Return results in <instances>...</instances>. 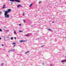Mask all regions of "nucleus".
Segmentation results:
<instances>
[{
    "label": "nucleus",
    "instance_id": "f257e3e1",
    "mask_svg": "<svg viewBox=\"0 0 66 66\" xmlns=\"http://www.w3.org/2000/svg\"><path fill=\"white\" fill-rule=\"evenodd\" d=\"M4 15L5 16V17L6 18H9V15L8 14V13H6V12L5 13Z\"/></svg>",
    "mask_w": 66,
    "mask_h": 66
},
{
    "label": "nucleus",
    "instance_id": "f03ea898",
    "mask_svg": "<svg viewBox=\"0 0 66 66\" xmlns=\"http://www.w3.org/2000/svg\"><path fill=\"white\" fill-rule=\"evenodd\" d=\"M10 1H11V2H14V1L15 2H18V3H20V0H9Z\"/></svg>",
    "mask_w": 66,
    "mask_h": 66
},
{
    "label": "nucleus",
    "instance_id": "7ed1b4c3",
    "mask_svg": "<svg viewBox=\"0 0 66 66\" xmlns=\"http://www.w3.org/2000/svg\"><path fill=\"white\" fill-rule=\"evenodd\" d=\"M11 11V9H9L7 11H5V13H10V12Z\"/></svg>",
    "mask_w": 66,
    "mask_h": 66
},
{
    "label": "nucleus",
    "instance_id": "20e7f679",
    "mask_svg": "<svg viewBox=\"0 0 66 66\" xmlns=\"http://www.w3.org/2000/svg\"><path fill=\"white\" fill-rule=\"evenodd\" d=\"M9 51L11 52V51H14V52H16V50H9Z\"/></svg>",
    "mask_w": 66,
    "mask_h": 66
},
{
    "label": "nucleus",
    "instance_id": "39448f33",
    "mask_svg": "<svg viewBox=\"0 0 66 66\" xmlns=\"http://www.w3.org/2000/svg\"><path fill=\"white\" fill-rule=\"evenodd\" d=\"M22 6H21V5L20 4H19L17 6V7H22Z\"/></svg>",
    "mask_w": 66,
    "mask_h": 66
},
{
    "label": "nucleus",
    "instance_id": "423d86ee",
    "mask_svg": "<svg viewBox=\"0 0 66 66\" xmlns=\"http://www.w3.org/2000/svg\"><path fill=\"white\" fill-rule=\"evenodd\" d=\"M25 41L24 40H20V43H22V42H24Z\"/></svg>",
    "mask_w": 66,
    "mask_h": 66
},
{
    "label": "nucleus",
    "instance_id": "0eeeda50",
    "mask_svg": "<svg viewBox=\"0 0 66 66\" xmlns=\"http://www.w3.org/2000/svg\"><path fill=\"white\" fill-rule=\"evenodd\" d=\"M66 62V60H62L61 61V63H64V62Z\"/></svg>",
    "mask_w": 66,
    "mask_h": 66
},
{
    "label": "nucleus",
    "instance_id": "6e6552de",
    "mask_svg": "<svg viewBox=\"0 0 66 66\" xmlns=\"http://www.w3.org/2000/svg\"><path fill=\"white\" fill-rule=\"evenodd\" d=\"M5 5H4L3 6L2 8L4 9V8H5Z\"/></svg>",
    "mask_w": 66,
    "mask_h": 66
},
{
    "label": "nucleus",
    "instance_id": "1a4fd4ad",
    "mask_svg": "<svg viewBox=\"0 0 66 66\" xmlns=\"http://www.w3.org/2000/svg\"><path fill=\"white\" fill-rule=\"evenodd\" d=\"M14 33L15 35H17V34H16V31H14Z\"/></svg>",
    "mask_w": 66,
    "mask_h": 66
},
{
    "label": "nucleus",
    "instance_id": "9d476101",
    "mask_svg": "<svg viewBox=\"0 0 66 66\" xmlns=\"http://www.w3.org/2000/svg\"><path fill=\"white\" fill-rule=\"evenodd\" d=\"M30 35L29 34H27L26 35V36H29Z\"/></svg>",
    "mask_w": 66,
    "mask_h": 66
},
{
    "label": "nucleus",
    "instance_id": "9b49d317",
    "mask_svg": "<svg viewBox=\"0 0 66 66\" xmlns=\"http://www.w3.org/2000/svg\"><path fill=\"white\" fill-rule=\"evenodd\" d=\"M29 52V51H28L27 52L25 53V54H27V53H28V52Z\"/></svg>",
    "mask_w": 66,
    "mask_h": 66
},
{
    "label": "nucleus",
    "instance_id": "f8f14e48",
    "mask_svg": "<svg viewBox=\"0 0 66 66\" xmlns=\"http://www.w3.org/2000/svg\"><path fill=\"white\" fill-rule=\"evenodd\" d=\"M32 5V3H31V4H30V5L29 6V7H31V6Z\"/></svg>",
    "mask_w": 66,
    "mask_h": 66
},
{
    "label": "nucleus",
    "instance_id": "ddd939ff",
    "mask_svg": "<svg viewBox=\"0 0 66 66\" xmlns=\"http://www.w3.org/2000/svg\"><path fill=\"white\" fill-rule=\"evenodd\" d=\"M11 40H13V37H11Z\"/></svg>",
    "mask_w": 66,
    "mask_h": 66
},
{
    "label": "nucleus",
    "instance_id": "4468645a",
    "mask_svg": "<svg viewBox=\"0 0 66 66\" xmlns=\"http://www.w3.org/2000/svg\"><path fill=\"white\" fill-rule=\"evenodd\" d=\"M16 44V43H13L12 44V45H15Z\"/></svg>",
    "mask_w": 66,
    "mask_h": 66
},
{
    "label": "nucleus",
    "instance_id": "2eb2a0df",
    "mask_svg": "<svg viewBox=\"0 0 66 66\" xmlns=\"http://www.w3.org/2000/svg\"><path fill=\"white\" fill-rule=\"evenodd\" d=\"M23 32V31H20V30L19 31V32Z\"/></svg>",
    "mask_w": 66,
    "mask_h": 66
},
{
    "label": "nucleus",
    "instance_id": "dca6fc26",
    "mask_svg": "<svg viewBox=\"0 0 66 66\" xmlns=\"http://www.w3.org/2000/svg\"><path fill=\"white\" fill-rule=\"evenodd\" d=\"M2 29H1L0 28V31L2 32Z\"/></svg>",
    "mask_w": 66,
    "mask_h": 66
},
{
    "label": "nucleus",
    "instance_id": "f3484780",
    "mask_svg": "<svg viewBox=\"0 0 66 66\" xmlns=\"http://www.w3.org/2000/svg\"><path fill=\"white\" fill-rule=\"evenodd\" d=\"M45 46L44 45H42L41 46V47H44Z\"/></svg>",
    "mask_w": 66,
    "mask_h": 66
},
{
    "label": "nucleus",
    "instance_id": "a211bd4d",
    "mask_svg": "<svg viewBox=\"0 0 66 66\" xmlns=\"http://www.w3.org/2000/svg\"><path fill=\"white\" fill-rule=\"evenodd\" d=\"M3 64H4V63H1V65H2V66H3Z\"/></svg>",
    "mask_w": 66,
    "mask_h": 66
},
{
    "label": "nucleus",
    "instance_id": "6ab92c4d",
    "mask_svg": "<svg viewBox=\"0 0 66 66\" xmlns=\"http://www.w3.org/2000/svg\"><path fill=\"white\" fill-rule=\"evenodd\" d=\"M48 31H51V29H48Z\"/></svg>",
    "mask_w": 66,
    "mask_h": 66
},
{
    "label": "nucleus",
    "instance_id": "aec40b11",
    "mask_svg": "<svg viewBox=\"0 0 66 66\" xmlns=\"http://www.w3.org/2000/svg\"><path fill=\"white\" fill-rule=\"evenodd\" d=\"M23 21L24 22V23H25V22H26V20H23Z\"/></svg>",
    "mask_w": 66,
    "mask_h": 66
},
{
    "label": "nucleus",
    "instance_id": "412c9836",
    "mask_svg": "<svg viewBox=\"0 0 66 66\" xmlns=\"http://www.w3.org/2000/svg\"><path fill=\"white\" fill-rule=\"evenodd\" d=\"M19 26H21V24H19Z\"/></svg>",
    "mask_w": 66,
    "mask_h": 66
},
{
    "label": "nucleus",
    "instance_id": "4be33fe9",
    "mask_svg": "<svg viewBox=\"0 0 66 66\" xmlns=\"http://www.w3.org/2000/svg\"><path fill=\"white\" fill-rule=\"evenodd\" d=\"M2 12H0V14L1 15V14H2Z\"/></svg>",
    "mask_w": 66,
    "mask_h": 66
},
{
    "label": "nucleus",
    "instance_id": "5701e85b",
    "mask_svg": "<svg viewBox=\"0 0 66 66\" xmlns=\"http://www.w3.org/2000/svg\"><path fill=\"white\" fill-rule=\"evenodd\" d=\"M41 2H40V1H39V3H41Z\"/></svg>",
    "mask_w": 66,
    "mask_h": 66
},
{
    "label": "nucleus",
    "instance_id": "b1692460",
    "mask_svg": "<svg viewBox=\"0 0 66 66\" xmlns=\"http://www.w3.org/2000/svg\"><path fill=\"white\" fill-rule=\"evenodd\" d=\"M50 66H52V64H51L50 65Z\"/></svg>",
    "mask_w": 66,
    "mask_h": 66
},
{
    "label": "nucleus",
    "instance_id": "393cba45",
    "mask_svg": "<svg viewBox=\"0 0 66 66\" xmlns=\"http://www.w3.org/2000/svg\"><path fill=\"white\" fill-rule=\"evenodd\" d=\"M38 33V31H37V32H36V34H37V33Z\"/></svg>",
    "mask_w": 66,
    "mask_h": 66
},
{
    "label": "nucleus",
    "instance_id": "a878e982",
    "mask_svg": "<svg viewBox=\"0 0 66 66\" xmlns=\"http://www.w3.org/2000/svg\"><path fill=\"white\" fill-rule=\"evenodd\" d=\"M15 46H16V45H14L13 46V47H15Z\"/></svg>",
    "mask_w": 66,
    "mask_h": 66
},
{
    "label": "nucleus",
    "instance_id": "bb28decb",
    "mask_svg": "<svg viewBox=\"0 0 66 66\" xmlns=\"http://www.w3.org/2000/svg\"><path fill=\"white\" fill-rule=\"evenodd\" d=\"M23 15H24V13L23 14H22Z\"/></svg>",
    "mask_w": 66,
    "mask_h": 66
},
{
    "label": "nucleus",
    "instance_id": "cd10ccee",
    "mask_svg": "<svg viewBox=\"0 0 66 66\" xmlns=\"http://www.w3.org/2000/svg\"><path fill=\"white\" fill-rule=\"evenodd\" d=\"M2 46H4V45L3 44H2Z\"/></svg>",
    "mask_w": 66,
    "mask_h": 66
},
{
    "label": "nucleus",
    "instance_id": "c85d7f7f",
    "mask_svg": "<svg viewBox=\"0 0 66 66\" xmlns=\"http://www.w3.org/2000/svg\"><path fill=\"white\" fill-rule=\"evenodd\" d=\"M11 5H12V4H13V3H11Z\"/></svg>",
    "mask_w": 66,
    "mask_h": 66
},
{
    "label": "nucleus",
    "instance_id": "c756f323",
    "mask_svg": "<svg viewBox=\"0 0 66 66\" xmlns=\"http://www.w3.org/2000/svg\"><path fill=\"white\" fill-rule=\"evenodd\" d=\"M16 37H14V39H16Z\"/></svg>",
    "mask_w": 66,
    "mask_h": 66
},
{
    "label": "nucleus",
    "instance_id": "7c9ffc66",
    "mask_svg": "<svg viewBox=\"0 0 66 66\" xmlns=\"http://www.w3.org/2000/svg\"><path fill=\"white\" fill-rule=\"evenodd\" d=\"M43 65H45V64H44V63H43Z\"/></svg>",
    "mask_w": 66,
    "mask_h": 66
},
{
    "label": "nucleus",
    "instance_id": "2f4dec72",
    "mask_svg": "<svg viewBox=\"0 0 66 66\" xmlns=\"http://www.w3.org/2000/svg\"><path fill=\"white\" fill-rule=\"evenodd\" d=\"M0 39H1V37H0Z\"/></svg>",
    "mask_w": 66,
    "mask_h": 66
},
{
    "label": "nucleus",
    "instance_id": "473e14b6",
    "mask_svg": "<svg viewBox=\"0 0 66 66\" xmlns=\"http://www.w3.org/2000/svg\"><path fill=\"white\" fill-rule=\"evenodd\" d=\"M52 23H54V21H53Z\"/></svg>",
    "mask_w": 66,
    "mask_h": 66
},
{
    "label": "nucleus",
    "instance_id": "72a5a7b5",
    "mask_svg": "<svg viewBox=\"0 0 66 66\" xmlns=\"http://www.w3.org/2000/svg\"><path fill=\"white\" fill-rule=\"evenodd\" d=\"M65 58H66V56L65 57Z\"/></svg>",
    "mask_w": 66,
    "mask_h": 66
},
{
    "label": "nucleus",
    "instance_id": "f704fd0d",
    "mask_svg": "<svg viewBox=\"0 0 66 66\" xmlns=\"http://www.w3.org/2000/svg\"><path fill=\"white\" fill-rule=\"evenodd\" d=\"M7 31H9V30H7Z\"/></svg>",
    "mask_w": 66,
    "mask_h": 66
},
{
    "label": "nucleus",
    "instance_id": "c9c22d12",
    "mask_svg": "<svg viewBox=\"0 0 66 66\" xmlns=\"http://www.w3.org/2000/svg\"><path fill=\"white\" fill-rule=\"evenodd\" d=\"M38 53H39V52H38Z\"/></svg>",
    "mask_w": 66,
    "mask_h": 66
}]
</instances>
